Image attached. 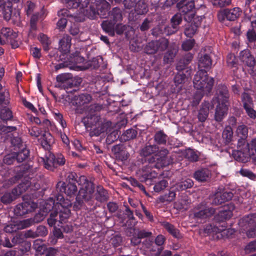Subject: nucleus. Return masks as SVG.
I'll return each instance as SVG.
<instances>
[{
    "label": "nucleus",
    "mask_w": 256,
    "mask_h": 256,
    "mask_svg": "<svg viewBox=\"0 0 256 256\" xmlns=\"http://www.w3.org/2000/svg\"><path fill=\"white\" fill-rule=\"evenodd\" d=\"M245 226L248 225V226H254V228L252 230H248L246 234L248 237L252 238L256 236V214H252L244 216L242 220V222Z\"/></svg>",
    "instance_id": "nucleus-19"
},
{
    "label": "nucleus",
    "mask_w": 256,
    "mask_h": 256,
    "mask_svg": "<svg viewBox=\"0 0 256 256\" xmlns=\"http://www.w3.org/2000/svg\"><path fill=\"white\" fill-rule=\"evenodd\" d=\"M30 186V182H26L20 184L17 188L12 190L10 192H5L0 198L1 202L5 204L11 203L17 196L25 192Z\"/></svg>",
    "instance_id": "nucleus-7"
},
{
    "label": "nucleus",
    "mask_w": 256,
    "mask_h": 256,
    "mask_svg": "<svg viewBox=\"0 0 256 256\" xmlns=\"http://www.w3.org/2000/svg\"><path fill=\"white\" fill-rule=\"evenodd\" d=\"M112 21L115 23L121 22L122 20V11L118 8H113L112 12Z\"/></svg>",
    "instance_id": "nucleus-50"
},
{
    "label": "nucleus",
    "mask_w": 256,
    "mask_h": 256,
    "mask_svg": "<svg viewBox=\"0 0 256 256\" xmlns=\"http://www.w3.org/2000/svg\"><path fill=\"white\" fill-rule=\"evenodd\" d=\"M194 87L200 90L202 94L210 92L214 84V79L209 78L206 70H198L193 80Z\"/></svg>",
    "instance_id": "nucleus-6"
},
{
    "label": "nucleus",
    "mask_w": 256,
    "mask_h": 256,
    "mask_svg": "<svg viewBox=\"0 0 256 256\" xmlns=\"http://www.w3.org/2000/svg\"><path fill=\"white\" fill-rule=\"evenodd\" d=\"M248 130L244 124L238 126L236 130V135L238 138H248Z\"/></svg>",
    "instance_id": "nucleus-40"
},
{
    "label": "nucleus",
    "mask_w": 256,
    "mask_h": 256,
    "mask_svg": "<svg viewBox=\"0 0 256 256\" xmlns=\"http://www.w3.org/2000/svg\"><path fill=\"white\" fill-rule=\"evenodd\" d=\"M235 207L233 204H230L224 206L222 209L214 216V219L218 222H224L230 218L232 216V212Z\"/></svg>",
    "instance_id": "nucleus-15"
},
{
    "label": "nucleus",
    "mask_w": 256,
    "mask_h": 256,
    "mask_svg": "<svg viewBox=\"0 0 256 256\" xmlns=\"http://www.w3.org/2000/svg\"><path fill=\"white\" fill-rule=\"evenodd\" d=\"M195 42L194 39L186 40L182 44V48L185 51H188L192 49L194 44Z\"/></svg>",
    "instance_id": "nucleus-57"
},
{
    "label": "nucleus",
    "mask_w": 256,
    "mask_h": 256,
    "mask_svg": "<svg viewBox=\"0 0 256 256\" xmlns=\"http://www.w3.org/2000/svg\"><path fill=\"white\" fill-rule=\"evenodd\" d=\"M112 152L121 158L122 160H125L128 158V153L124 150V147L122 145H115L112 148Z\"/></svg>",
    "instance_id": "nucleus-32"
},
{
    "label": "nucleus",
    "mask_w": 256,
    "mask_h": 256,
    "mask_svg": "<svg viewBox=\"0 0 256 256\" xmlns=\"http://www.w3.org/2000/svg\"><path fill=\"white\" fill-rule=\"evenodd\" d=\"M166 135L162 130L156 132L154 136L155 142L159 144H165L166 142Z\"/></svg>",
    "instance_id": "nucleus-43"
},
{
    "label": "nucleus",
    "mask_w": 256,
    "mask_h": 256,
    "mask_svg": "<svg viewBox=\"0 0 256 256\" xmlns=\"http://www.w3.org/2000/svg\"><path fill=\"white\" fill-rule=\"evenodd\" d=\"M148 6L144 0H140L136 5L135 11L138 14H144L148 12Z\"/></svg>",
    "instance_id": "nucleus-41"
},
{
    "label": "nucleus",
    "mask_w": 256,
    "mask_h": 256,
    "mask_svg": "<svg viewBox=\"0 0 256 256\" xmlns=\"http://www.w3.org/2000/svg\"><path fill=\"white\" fill-rule=\"evenodd\" d=\"M194 184L193 181L190 178L182 180L175 184V188L178 191L184 190L187 188H190Z\"/></svg>",
    "instance_id": "nucleus-35"
},
{
    "label": "nucleus",
    "mask_w": 256,
    "mask_h": 256,
    "mask_svg": "<svg viewBox=\"0 0 256 256\" xmlns=\"http://www.w3.org/2000/svg\"><path fill=\"white\" fill-rule=\"evenodd\" d=\"M69 8H79L80 12L86 16L96 12L104 18L110 10V6L106 0H62Z\"/></svg>",
    "instance_id": "nucleus-1"
},
{
    "label": "nucleus",
    "mask_w": 256,
    "mask_h": 256,
    "mask_svg": "<svg viewBox=\"0 0 256 256\" xmlns=\"http://www.w3.org/2000/svg\"><path fill=\"white\" fill-rule=\"evenodd\" d=\"M176 52V48H170V49H168V51L164 56V62L166 63L171 62L174 58Z\"/></svg>",
    "instance_id": "nucleus-47"
},
{
    "label": "nucleus",
    "mask_w": 256,
    "mask_h": 256,
    "mask_svg": "<svg viewBox=\"0 0 256 256\" xmlns=\"http://www.w3.org/2000/svg\"><path fill=\"white\" fill-rule=\"evenodd\" d=\"M116 23L113 21L105 20L102 24V29L111 36L114 34V25Z\"/></svg>",
    "instance_id": "nucleus-38"
},
{
    "label": "nucleus",
    "mask_w": 256,
    "mask_h": 256,
    "mask_svg": "<svg viewBox=\"0 0 256 256\" xmlns=\"http://www.w3.org/2000/svg\"><path fill=\"white\" fill-rule=\"evenodd\" d=\"M178 8L180 12L184 14H190L192 17H194V13L192 10L194 8V3L192 2H188L186 4H184V2H180L177 4Z\"/></svg>",
    "instance_id": "nucleus-22"
},
{
    "label": "nucleus",
    "mask_w": 256,
    "mask_h": 256,
    "mask_svg": "<svg viewBox=\"0 0 256 256\" xmlns=\"http://www.w3.org/2000/svg\"><path fill=\"white\" fill-rule=\"evenodd\" d=\"M14 154L15 160L18 162H21L28 158L29 154L28 150L26 148H23L18 152H13Z\"/></svg>",
    "instance_id": "nucleus-45"
},
{
    "label": "nucleus",
    "mask_w": 256,
    "mask_h": 256,
    "mask_svg": "<svg viewBox=\"0 0 256 256\" xmlns=\"http://www.w3.org/2000/svg\"><path fill=\"white\" fill-rule=\"evenodd\" d=\"M60 198H59L60 202H56L54 204V208H58L60 210V223L64 222L66 220L69 218L70 211L68 207L71 206L72 203L70 200H66V202L64 200L62 202V200L63 199V197L60 196Z\"/></svg>",
    "instance_id": "nucleus-12"
},
{
    "label": "nucleus",
    "mask_w": 256,
    "mask_h": 256,
    "mask_svg": "<svg viewBox=\"0 0 256 256\" xmlns=\"http://www.w3.org/2000/svg\"><path fill=\"white\" fill-rule=\"evenodd\" d=\"M137 135V132L134 129L130 128L124 132L122 136V138L127 141L134 138Z\"/></svg>",
    "instance_id": "nucleus-46"
},
{
    "label": "nucleus",
    "mask_w": 256,
    "mask_h": 256,
    "mask_svg": "<svg viewBox=\"0 0 256 256\" xmlns=\"http://www.w3.org/2000/svg\"><path fill=\"white\" fill-rule=\"evenodd\" d=\"M84 126L90 128L89 135L90 137L98 136L107 130L109 126L108 122H104L97 114H88L83 120Z\"/></svg>",
    "instance_id": "nucleus-4"
},
{
    "label": "nucleus",
    "mask_w": 256,
    "mask_h": 256,
    "mask_svg": "<svg viewBox=\"0 0 256 256\" xmlns=\"http://www.w3.org/2000/svg\"><path fill=\"white\" fill-rule=\"evenodd\" d=\"M52 204H54L52 200H50V202H46V206L44 208L43 212H39L34 216L32 220L34 222H40L42 221L45 218L46 214L53 208Z\"/></svg>",
    "instance_id": "nucleus-23"
},
{
    "label": "nucleus",
    "mask_w": 256,
    "mask_h": 256,
    "mask_svg": "<svg viewBox=\"0 0 256 256\" xmlns=\"http://www.w3.org/2000/svg\"><path fill=\"white\" fill-rule=\"evenodd\" d=\"M182 21V17L181 16V14H176L174 16H172V18L171 19L172 25V28H174V30L170 32L168 31V30L166 33L167 30L169 28H165L164 32L167 34H171L176 32L178 30V26L181 23Z\"/></svg>",
    "instance_id": "nucleus-29"
},
{
    "label": "nucleus",
    "mask_w": 256,
    "mask_h": 256,
    "mask_svg": "<svg viewBox=\"0 0 256 256\" xmlns=\"http://www.w3.org/2000/svg\"><path fill=\"white\" fill-rule=\"evenodd\" d=\"M221 231H222V229L210 224L206 225L204 228V232L208 234H214L220 232Z\"/></svg>",
    "instance_id": "nucleus-51"
},
{
    "label": "nucleus",
    "mask_w": 256,
    "mask_h": 256,
    "mask_svg": "<svg viewBox=\"0 0 256 256\" xmlns=\"http://www.w3.org/2000/svg\"><path fill=\"white\" fill-rule=\"evenodd\" d=\"M79 54H80L78 52H76L74 54H72V56H70V62L71 64H74L83 62L84 58L80 56Z\"/></svg>",
    "instance_id": "nucleus-58"
},
{
    "label": "nucleus",
    "mask_w": 256,
    "mask_h": 256,
    "mask_svg": "<svg viewBox=\"0 0 256 256\" xmlns=\"http://www.w3.org/2000/svg\"><path fill=\"white\" fill-rule=\"evenodd\" d=\"M0 33L6 38L10 40L14 39L17 36V34L14 32L10 28H3L0 30Z\"/></svg>",
    "instance_id": "nucleus-44"
},
{
    "label": "nucleus",
    "mask_w": 256,
    "mask_h": 256,
    "mask_svg": "<svg viewBox=\"0 0 256 256\" xmlns=\"http://www.w3.org/2000/svg\"><path fill=\"white\" fill-rule=\"evenodd\" d=\"M152 233L150 232H146L144 230H142L138 232V238H132L131 240L132 242L134 244H137L140 242V239L142 238H144L146 237H148L151 235Z\"/></svg>",
    "instance_id": "nucleus-53"
},
{
    "label": "nucleus",
    "mask_w": 256,
    "mask_h": 256,
    "mask_svg": "<svg viewBox=\"0 0 256 256\" xmlns=\"http://www.w3.org/2000/svg\"><path fill=\"white\" fill-rule=\"evenodd\" d=\"M212 60L208 54H204L199 58L198 66L199 70H206L210 68Z\"/></svg>",
    "instance_id": "nucleus-26"
},
{
    "label": "nucleus",
    "mask_w": 256,
    "mask_h": 256,
    "mask_svg": "<svg viewBox=\"0 0 256 256\" xmlns=\"http://www.w3.org/2000/svg\"><path fill=\"white\" fill-rule=\"evenodd\" d=\"M212 4L214 6L219 7H224L231 4V0H214Z\"/></svg>",
    "instance_id": "nucleus-63"
},
{
    "label": "nucleus",
    "mask_w": 256,
    "mask_h": 256,
    "mask_svg": "<svg viewBox=\"0 0 256 256\" xmlns=\"http://www.w3.org/2000/svg\"><path fill=\"white\" fill-rule=\"evenodd\" d=\"M216 97L218 104L216 108L214 120L220 122L227 114L228 107L226 104L229 97L228 90L226 86H219L217 90Z\"/></svg>",
    "instance_id": "nucleus-5"
},
{
    "label": "nucleus",
    "mask_w": 256,
    "mask_h": 256,
    "mask_svg": "<svg viewBox=\"0 0 256 256\" xmlns=\"http://www.w3.org/2000/svg\"><path fill=\"white\" fill-rule=\"evenodd\" d=\"M6 2L5 0H0V11H4V18L8 20L12 14V5L10 2H8L6 8Z\"/></svg>",
    "instance_id": "nucleus-33"
},
{
    "label": "nucleus",
    "mask_w": 256,
    "mask_h": 256,
    "mask_svg": "<svg viewBox=\"0 0 256 256\" xmlns=\"http://www.w3.org/2000/svg\"><path fill=\"white\" fill-rule=\"evenodd\" d=\"M162 148L160 150L159 147L157 145L155 144H152L148 142L141 148L140 154V156H148L156 154L154 158L155 160H156L157 157L156 156V155ZM152 158H154V156H152Z\"/></svg>",
    "instance_id": "nucleus-20"
},
{
    "label": "nucleus",
    "mask_w": 256,
    "mask_h": 256,
    "mask_svg": "<svg viewBox=\"0 0 256 256\" xmlns=\"http://www.w3.org/2000/svg\"><path fill=\"white\" fill-rule=\"evenodd\" d=\"M242 98L244 108L252 106V101L248 94L244 93L242 95Z\"/></svg>",
    "instance_id": "nucleus-56"
},
{
    "label": "nucleus",
    "mask_w": 256,
    "mask_h": 256,
    "mask_svg": "<svg viewBox=\"0 0 256 256\" xmlns=\"http://www.w3.org/2000/svg\"><path fill=\"white\" fill-rule=\"evenodd\" d=\"M233 194L230 192H218L214 196L212 203L216 205L220 204L230 200Z\"/></svg>",
    "instance_id": "nucleus-21"
},
{
    "label": "nucleus",
    "mask_w": 256,
    "mask_h": 256,
    "mask_svg": "<svg viewBox=\"0 0 256 256\" xmlns=\"http://www.w3.org/2000/svg\"><path fill=\"white\" fill-rule=\"evenodd\" d=\"M215 210L205 204H200L193 208L191 216L197 221L204 220L214 214Z\"/></svg>",
    "instance_id": "nucleus-10"
},
{
    "label": "nucleus",
    "mask_w": 256,
    "mask_h": 256,
    "mask_svg": "<svg viewBox=\"0 0 256 256\" xmlns=\"http://www.w3.org/2000/svg\"><path fill=\"white\" fill-rule=\"evenodd\" d=\"M92 100V98L90 94H82L74 96L72 99V105L77 107V110H78L79 108L84 110Z\"/></svg>",
    "instance_id": "nucleus-14"
},
{
    "label": "nucleus",
    "mask_w": 256,
    "mask_h": 256,
    "mask_svg": "<svg viewBox=\"0 0 256 256\" xmlns=\"http://www.w3.org/2000/svg\"><path fill=\"white\" fill-rule=\"evenodd\" d=\"M246 252L250 253L256 250V241H252L248 244L246 248Z\"/></svg>",
    "instance_id": "nucleus-64"
},
{
    "label": "nucleus",
    "mask_w": 256,
    "mask_h": 256,
    "mask_svg": "<svg viewBox=\"0 0 256 256\" xmlns=\"http://www.w3.org/2000/svg\"><path fill=\"white\" fill-rule=\"evenodd\" d=\"M195 20L196 18H194L193 22L190 24H188L186 26L184 34L188 37H192L197 30L198 24H196Z\"/></svg>",
    "instance_id": "nucleus-36"
},
{
    "label": "nucleus",
    "mask_w": 256,
    "mask_h": 256,
    "mask_svg": "<svg viewBox=\"0 0 256 256\" xmlns=\"http://www.w3.org/2000/svg\"><path fill=\"white\" fill-rule=\"evenodd\" d=\"M168 149L162 148L156 155V160H155L154 158L149 159V164L137 172L141 181L146 182L156 178L158 174L152 170V168L159 169L168 166L172 162L170 158L168 156Z\"/></svg>",
    "instance_id": "nucleus-2"
},
{
    "label": "nucleus",
    "mask_w": 256,
    "mask_h": 256,
    "mask_svg": "<svg viewBox=\"0 0 256 256\" xmlns=\"http://www.w3.org/2000/svg\"><path fill=\"white\" fill-rule=\"evenodd\" d=\"M38 39L42 44L44 50L48 51V46L50 44L48 37L43 34H40L38 36Z\"/></svg>",
    "instance_id": "nucleus-54"
},
{
    "label": "nucleus",
    "mask_w": 256,
    "mask_h": 256,
    "mask_svg": "<svg viewBox=\"0 0 256 256\" xmlns=\"http://www.w3.org/2000/svg\"><path fill=\"white\" fill-rule=\"evenodd\" d=\"M190 203V200L186 194H183L181 196V198L176 202L174 204V206L178 210H186L188 208V204Z\"/></svg>",
    "instance_id": "nucleus-31"
},
{
    "label": "nucleus",
    "mask_w": 256,
    "mask_h": 256,
    "mask_svg": "<svg viewBox=\"0 0 256 256\" xmlns=\"http://www.w3.org/2000/svg\"><path fill=\"white\" fill-rule=\"evenodd\" d=\"M246 153L248 155V158L244 160H240V162H248L250 158H252L254 162H256V138L252 140L250 146Z\"/></svg>",
    "instance_id": "nucleus-28"
},
{
    "label": "nucleus",
    "mask_w": 256,
    "mask_h": 256,
    "mask_svg": "<svg viewBox=\"0 0 256 256\" xmlns=\"http://www.w3.org/2000/svg\"><path fill=\"white\" fill-rule=\"evenodd\" d=\"M37 207V204L32 202H25L18 204L14 208V213L16 216H22L32 212Z\"/></svg>",
    "instance_id": "nucleus-16"
},
{
    "label": "nucleus",
    "mask_w": 256,
    "mask_h": 256,
    "mask_svg": "<svg viewBox=\"0 0 256 256\" xmlns=\"http://www.w3.org/2000/svg\"><path fill=\"white\" fill-rule=\"evenodd\" d=\"M210 106V103L207 102H205L202 104L198 116L200 121L203 122L206 120L209 114Z\"/></svg>",
    "instance_id": "nucleus-24"
},
{
    "label": "nucleus",
    "mask_w": 256,
    "mask_h": 256,
    "mask_svg": "<svg viewBox=\"0 0 256 256\" xmlns=\"http://www.w3.org/2000/svg\"><path fill=\"white\" fill-rule=\"evenodd\" d=\"M240 57L242 61L248 66H252L254 64L253 58L251 56L250 52L248 50L242 51Z\"/></svg>",
    "instance_id": "nucleus-34"
},
{
    "label": "nucleus",
    "mask_w": 256,
    "mask_h": 256,
    "mask_svg": "<svg viewBox=\"0 0 256 256\" xmlns=\"http://www.w3.org/2000/svg\"><path fill=\"white\" fill-rule=\"evenodd\" d=\"M179 72L176 74L174 77V80L176 84H178L184 82L186 80L187 78V76L190 75V72L188 70H186L188 72L187 76L184 74L182 71H178Z\"/></svg>",
    "instance_id": "nucleus-48"
},
{
    "label": "nucleus",
    "mask_w": 256,
    "mask_h": 256,
    "mask_svg": "<svg viewBox=\"0 0 256 256\" xmlns=\"http://www.w3.org/2000/svg\"><path fill=\"white\" fill-rule=\"evenodd\" d=\"M71 38L68 35H65L59 42L58 49L64 54L69 52L70 47Z\"/></svg>",
    "instance_id": "nucleus-25"
},
{
    "label": "nucleus",
    "mask_w": 256,
    "mask_h": 256,
    "mask_svg": "<svg viewBox=\"0 0 256 256\" xmlns=\"http://www.w3.org/2000/svg\"><path fill=\"white\" fill-rule=\"evenodd\" d=\"M34 248L40 253H43L46 250V246L42 244L40 240H36L34 241L33 244Z\"/></svg>",
    "instance_id": "nucleus-55"
},
{
    "label": "nucleus",
    "mask_w": 256,
    "mask_h": 256,
    "mask_svg": "<svg viewBox=\"0 0 256 256\" xmlns=\"http://www.w3.org/2000/svg\"><path fill=\"white\" fill-rule=\"evenodd\" d=\"M79 180V177L78 178L76 174L74 172H70L68 174L66 181L68 183L75 184L76 182L78 184V180Z\"/></svg>",
    "instance_id": "nucleus-62"
},
{
    "label": "nucleus",
    "mask_w": 256,
    "mask_h": 256,
    "mask_svg": "<svg viewBox=\"0 0 256 256\" xmlns=\"http://www.w3.org/2000/svg\"><path fill=\"white\" fill-rule=\"evenodd\" d=\"M0 118L4 120H10L12 118V112L8 108H4L0 112Z\"/></svg>",
    "instance_id": "nucleus-59"
},
{
    "label": "nucleus",
    "mask_w": 256,
    "mask_h": 256,
    "mask_svg": "<svg viewBox=\"0 0 256 256\" xmlns=\"http://www.w3.org/2000/svg\"><path fill=\"white\" fill-rule=\"evenodd\" d=\"M162 226L174 237L177 238H181L179 230L176 229L173 225L168 222H164Z\"/></svg>",
    "instance_id": "nucleus-39"
},
{
    "label": "nucleus",
    "mask_w": 256,
    "mask_h": 256,
    "mask_svg": "<svg viewBox=\"0 0 256 256\" xmlns=\"http://www.w3.org/2000/svg\"><path fill=\"white\" fill-rule=\"evenodd\" d=\"M168 186V182L166 180H160L156 184L154 187V190L155 192H159L164 190Z\"/></svg>",
    "instance_id": "nucleus-49"
},
{
    "label": "nucleus",
    "mask_w": 256,
    "mask_h": 256,
    "mask_svg": "<svg viewBox=\"0 0 256 256\" xmlns=\"http://www.w3.org/2000/svg\"><path fill=\"white\" fill-rule=\"evenodd\" d=\"M185 156L186 158L192 162H196L198 158L197 152L192 149L186 150Z\"/></svg>",
    "instance_id": "nucleus-52"
},
{
    "label": "nucleus",
    "mask_w": 256,
    "mask_h": 256,
    "mask_svg": "<svg viewBox=\"0 0 256 256\" xmlns=\"http://www.w3.org/2000/svg\"><path fill=\"white\" fill-rule=\"evenodd\" d=\"M56 80L58 82L59 86L64 88V89L72 88L76 85L75 80L70 74H62L56 76Z\"/></svg>",
    "instance_id": "nucleus-17"
},
{
    "label": "nucleus",
    "mask_w": 256,
    "mask_h": 256,
    "mask_svg": "<svg viewBox=\"0 0 256 256\" xmlns=\"http://www.w3.org/2000/svg\"><path fill=\"white\" fill-rule=\"evenodd\" d=\"M44 162L46 168L53 171L58 166L64 165L65 164V159L61 154L55 156L50 153L46 159L44 160Z\"/></svg>",
    "instance_id": "nucleus-11"
},
{
    "label": "nucleus",
    "mask_w": 256,
    "mask_h": 256,
    "mask_svg": "<svg viewBox=\"0 0 256 256\" xmlns=\"http://www.w3.org/2000/svg\"><path fill=\"white\" fill-rule=\"evenodd\" d=\"M248 138H238L237 143V150H233L234 158L237 160H244L248 158V155L246 153L250 146V144H248Z\"/></svg>",
    "instance_id": "nucleus-9"
},
{
    "label": "nucleus",
    "mask_w": 256,
    "mask_h": 256,
    "mask_svg": "<svg viewBox=\"0 0 256 256\" xmlns=\"http://www.w3.org/2000/svg\"><path fill=\"white\" fill-rule=\"evenodd\" d=\"M40 142L44 148L48 149L54 142V139L49 132H45L40 138Z\"/></svg>",
    "instance_id": "nucleus-27"
},
{
    "label": "nucleus",
    "mask_w": 256,
    "mask_h": 256,
    "mask_svg": "<svg viewBox=\"0 0 256 256\" xmlns=\"http://www.w3.org/2000/svg\"><path fill=\"white\" fill-rule=\"evenodd\" d=\"M56 189L60 192H64L68 196H74L78 190L75 184L68 183L67 185L62 181H59L56 186Z\"/></svg>",
    "instance_id": "nucleus-18"
},
{
    "label": "nucleus",
    "mask_w": 256,
    "mask_h": 256,
    "mask_svg": "<svg viewBox=\"0 0 256 256\" xmlns=\"http://www.w3.org/2000/svg\"><path fill=\"white\" fill-rule=\"evenodd\" d=\"M223 138L227 144L230 142L233 138V130L230 126H226L222 134Z\"/></svg>",
    "instance_id": "nucleus-42"
},
{
    "label": "nucleus",
    "mask_w": 256,
    "mask_h": 256,
    "mask_svg": "<svg viewBox=\"0 0 256 256\" xmlns=\"http://www.w3.org/2000/svg\"><path fill=\"white\" fill-rule=\"evenodd\" d=\"M168 40L161 38L157 40H152L148 43L144 48V52L148 54H153L164 51L168 46Z\"/></svg>",
    "instance_id": "nucleus-8"
},
{
    "label": "nucleus",
    "mask_w": 256,
    "mask_h": 256,
    "mask_svg": "<svg viewBox=\"0 0 256 256\" xmlns=\"http://www.w3.org/2000/svg\"><path fill=\"white\" fill-rule=\"evenodd\" d=\"M78 184L80 188L74 206V208L76 210L80 209L85 203L92 204L94 192V184L84 176L79 177Z\"/></svg>",
    "instance_id": "nucleus-3"
},
{
    "label": "nucleus",
    "mask_w": 256,
    "mask_h": 256,
    "mask_svg": "<svg viewBox=\"0 0 256 256\" xmlns=\"http://www.w3.org/2000/svg\"><path fill=\"white\" fill-rule=\"evenodd\" d=\"M34 222L32 219H27L22 221H20L17 224L18 228L24 229L26 228L32 224Z\"/></svg>",
    "instance_id": "nucleus-60"
},
{
    "label": "nucleus",
    "mask_w": 256,
    "mask_h": 256,
    "mask_svg": "<svg viewBox=\"0 0 256 256\" xmlns=\"http://www.w3.org/2000/svg\"><path fill=\"white\" fill-rule=\"evenodd\" d=\"M95 197L96 199L99 202L106 201L108 198V192L102 187L98 186Z\"/></svg>",
    "instance_id": "nucleus-37"
},
{
    "label": "nucleus",
    "mask_w": 256,
    "mask_h": 256,
    "mask_svg": "<svg viewBox=\"0 0 256 256\" xmlns=\"http://www.w3.org/2000/svg\"><path fill=\"white\" fill-rule=\"evenodd\" d=\"M240 12V8L238 7L232 9H224L218 14V18L221 22H224L226 20L233 21L239 16Z\"/></svg>",
    "instance_id": "nucleus-13"
},
{
    "label": "nucleus",
    "mask_w": 256,
    "mask_h": 256,
    "mask_svg": "<svg viewBox=\"0 0 256 256\" xmlns=\"http://www.w3.org/2000/svg\"><path fill=\"white\" fill-rule=\"evenodd\" d=\"M210 172L208 169L204 168L196 172L194 177L199 182H204L210 178Z\"/></svg>",
    "instance_id": "nucleus-30"
},
{
    "label": "nucleus",
    "mask_w": 256,
    "mask_h": 256,
    "mask_svg": "<svg viewBox=\"0 0 256 256\" xmlns=\"http://www.w3.org/2000/svg\"><path fill=\"white\" fill-rule=\"evenodd\" d=\"M226 62L228 66L230 68L235 67L236 64V58L232 54H228L227 56Z\"/></svg>",
    "instance_id": "nucleus-61"
}]
</instances>
